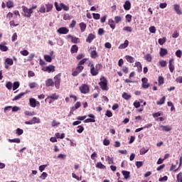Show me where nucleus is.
Returning a JSON list of instances; mask_svg holds the SVG:
<instances>
[{
	"mask_svg": "<svg viewBox=\"0 0 182 182\" xmlns=\"http://www.w3.org/2000/svg\"><path fill=\"white\" fill-rule=\"evenodd\" d=\"M141 82H142V87H144V89H149V87H150V84H149V80L146 77H144L141 79Z\"/></svg>",
	"mask_w": 182,
	"mask_h": 182,
	"instance_id": "10",
	"label": "nucleus"
},
{
	"mask_svg": "<svg viewBox=\"0 0 182 182\" xmlns=\"http://www.w3.org/2000/svg\"><path fill=\"white\" fill-rule=\"evenodd\" d=\"M144 59L146 62H151V60H153V57H151V54H146L144 55Z\"/></svg>",
	"mask_w": 182,
	"mask_h": 182,
	"instance_id": "32",
	"label": "nucleus"
},
{
	"mask_svg": "<svg viewBox=\"0 0 182 182\" xmlns=\"http://www.w3.org/2000/svg\"><path fill=\"white\" fill-rule=\"evenodd\" d=\"M90 68V73L92 76H97V75H99V71L95 69V65L91 64Z\"/></svg>",
	"mask_w": 182,
	"mask_h": 182,
	"instance_id": "12",
	"label": "nucleus"
},
{
	"mask_svg": "<svg viewBox=\"0 0 182 182\" xmlns=\"http://www.w3.org/2000/svg\"><path fill=\"white\" fill-rule=\"evenodd\" d=\"M122 97L123 99H124L125 100H129V99H132V95L127 94V92H124L122 94Z\"/></svg>",
	"mask_w": 182,
	"mask_h": 182,
	"instance_id": "35",
	"label": "nucleus"
},
{
	"mask_svg": "<svg viewBox=\"0 0 182 182\" xmlns=\"http://www.w3.org/2000/svg\"><path fill=\"white\" fill-rule=\"evenodd\" d=\"M98 56L99 54H97V51H96V50L91 51L90 57L92 58V59H96V58H98Z\"/></svg>",
	"mask_w": 182,
	"mask_h": 182,
	"instance_id": "24",
	"label": "nucleus"
},
{
	"mask_svg": "<svg viewBox=\"0 0 182 182\" xmlns=\"http://www.w3.org/2000/svg\"><path fill=\"white\" fill-rule=\"evenodd\" d=\"M85 62H87V58H84V59L81 60L78 63L77 65L78 66H83V65H85Z\"/></svg>",
	"mask_w": 182,
	"mask_h": 182,
	"instance_id": "46",
	"label": "nucleus"
},
{
	"mask_svg": "<svg viewBox=\"0 0 182 182\" xmlns=\"http://www.w3.org/2000/svg\"><path fill=\"white\" fill-rule=\"evenodd\" d=\"M71 42L72 43H79V42H80V39H79L77 37L73 36L72 37Z\"/></svg>",
	"mask_w": 182,
	"mask_h": 182,
	"instance_id": "37",
	"label": "nucleus"
},
{
	"mask_svg": "<svg viewBox=\"0 0 182 182\" xmlns=\"http://www.w3.org/2000/svg\"><path fill=\"white\" fill-rule=\"evenodd\" d=\"M5 63L6 65H9V66H12V65H14V60H12L11 58H7L5 60Z\"/></svg>",
	"mask_w": 182,
	"mask_h": 182,
	"instance_id": "30",
	"label": "nucleus"
},
{
	"mask_svg": "<svg viewBox=\"0 0 182 182\" xmlns=\"http://www.w3.org/2000/svg\"><path fill=\"white\" fill-rule=\"evenodd\" d=\"M165 102H166V97H163L159 101L156 102V105H164Z\"/></svg>",
	"mask_w": 182,
	"mask_h": 182,
	"instance_id": "33",
	"label": "nucleus"
},
{
	"mask_svg": "<svg viewBox=\"0 0 182 182\" xmlns=\"http://www.w3.org/2000/svg\"><path fill=\"white\" fill-rule=\"evenodd\" d=\"M80 92L83 95H86L90 92V88L88 85L82 84L80 87Z\"/></svg>",
	"mask_w": 182,
	"mask_h": 182,
	"instance_id": "5",
	"label": "nucleus"
},
{
	"mask_svg": "<svg viewBox=\"0 0 182 182\" xmlns=\"http://www.w3.org/2000/svg\"><path fill=\"white\" fill-rule=\"evenodd\" d=\"M177 182H182V173H179L177 176Z\"/></svg>",
	"mask_w": 182,
	"mask_h": 182,
	"instance_id": "54",
	"label": "nucleus"
},
{
	"mask_svg": "<svg viewBox=\"0 0 182 182\" xmlns=\"http://www.w3.org/2000/svg\"><path fill=\"white\" fill-rule=\"evenodd\" d=\"M80 31L81 32H85L86 31L87 25L84 22L80 23Z\"/></svg>",
	"mask_w": 182,
	"mask_h": 182,
	"instance_id": "28",
	"label": "nucleus"
},
{
	"mask_svg": "<svg viewBox=\"0 0 182 182\" xmlns=\"http://www.w3.org/2000/svg\"><path fill=\"white\" fill-rule=\"evenodd\" d=\"M45 71L48 72V73L55 72V65H50L46 67Z\"/></svg>",
	"mask_w": 182,
	"mask_h": 182,
	"instance_id": "16",
	"label": "nucleus"
},
{
	"mask_svg": "<svg viewBox=\"0 0 182 182\" xmlns=\"http://www.w3.org/2000/svg\"><path fill=\"white\" fill-rule=\"evenodd\" d=\"M29 105L31 107H36L41 106V102L36 101L35 98H30L29 99Z\"/></svg>",
	"mask_w": 182,
	"mask_h": 182,
	"instance_id": "6",
	"label": "nucleus"
},
{
	"mask_svg": "<svg viewBox=\"0 0 182 182\" xmlns=\"http://www.w3.org/2000/svg\"><path fill=\"white\" fill-rule=\"evenodd\" d=\"M31 122H33V124H36V123L39 124V123H41V119H39V118H38L36 117H34L31 119Z\"/></svg>",
	"mask_w": 182,
	"mask_h": 182,
	"instance_id": "34",
	"label": "nucleus"
},
{
	"mask_svg": "<svg viewBox=\"0 0 182 182\" xmlns=\"http://www.w3.org/2000/svg\"><path fill=\"white\" fill-rule=\"evenodd\" d=\"M9 141L10 143H21V139L15 138V139H9Z\"/></svg>",
	"mask_w": 182,
	"mask_h": 182,
	"instance_id": "41",
	"label": "nucleus"
},
{
	"mask_svg": "<svg viewBox=\"0 0 182 182\" xmlns=\"http://www.w3.org/2000/svg\"><path fill=\"white\" fill-rule=\"evenodd\" d=\"M54 6L55 7L56 11H58V12H60L62 9H63V11H69V6L65 5V4L63 3H60L59 6L58 2L55 1L54 3Z\"/></svg>",
	"mask_w": 182,
	"mask_h": 182,
	"instance_id": "3",
	"label": "nucleus"
},
{
	"mask_svg": "<svg viewBox=\"0 0 182 182\" xmlns=\"http://www.w3.org/2000/svg\"><path fill=\"white\" fill-rule=\"evenodd\" d=\"M168 68L169 70L171 73H173V72H174V59L171 58L168 61Z\"/></svg>",
	"mask_w": 182,
	"mask_h": 182,
	"instance_id": "11",
	"label": "nucleus"
},
{
	"mask_svg": "<svg viewBox=\"0 0 182 182\" xmlns=\"http://www.w3.org/2000/svg\"><path fill=\"white\" fill-rule=\"evenodd\" d=\"M92 16L94 18V19H100V14H92Z\"/></svg>",
	"mask_w": 182,
	"mask_h": 182,
	"instance_id": "61",
	"label": "nucleus"
},
{
	"mask_svg": "<svg viewBox=\"0 0 182 182\" xmlns=\"http://www.w3.org/2000/svg\"><path fill=\"white\" fill-rule=\"evenodd\" d=\"M131 8H132V3H130V1L127 0L124 4V9L125 11H130Z\"/></svg>",
	"mask_w": 182,
	"mask_h": 182,
	"instance_id": "14",
	"label": "nucleus"
},
{
	"mask_svg": "<svg viewBox=\"0 0 182 182\" xmlns=\"http://www.w3.org/2000/svg\"><path fill=\"white\" fill-rule=\"evenodd\" d=\"M46 87H53L55 86V82L52 78H49L46 80Z\"/></svg>",
	"mask_w": 182,
	"mask_h": 182,
	"instance_id": "13",
	"label": "nucleus"
},
{
	"mask_svg": "<svg viewBox=\"0 0 182 182\" xmlns=\"http://www.w3.org/2000/svg\"><path fill=\"white\" fill-rule=\"evenodd\" d=\"M159 65L161 66V68H166V66H167V61L161 60L159 61Z\"/></svg>",
	"mask_w": 182,
	"mask_h": 182,
	"instance_id": "40",
	"label": "nucleus"
},
{
	"mask_svg": "<svg viewBox=\"0 0 182 182\" xmlns=\"http://www.w3.org/2000/svg\"><path fill=\"white\" fill-rule=\"evenodd\" d=\"M6 6L9 8V9H11V8H14V1L9 0L6 2Z\"/></svg>",
	"mask_w": 182,
	"mask_h": 182,
	"instance_id": "36",
	"label": "nucleus"
},
{
	"mask_svg": "<svg viewBox=\"0 0 182 182\" xmlns=\"http://www.w3.org/2000/svg\"><path fill=\"white\" fill-rule=\"evenodd\" d=\"M147 151H149V149H146V148L143 147L140 149L139 153L141 156H143L144 154H146V153H147Z\"/></svg>",
	"mask_w": 182,
	"mask_h": 182,
	"instance_id": "38",
	"label": "nucleus"
},
{
	"mask_svg": "<svg viewBox=\"0 0 182 182\" xmlns=\"http://www.w3.org/2000/svg\"><path fill=\"white\" fill-rule=\"evenodd\" d=\"M166 37H164L162 38H159L158 40V43H159V45H164V43H166Z\"/></svg>",
	"mask_w": 182,
	"mask_h": 182,
	"instance_id": "43",
	"label": "nucleus"
},
{
	"mask_svg": "<svg viewBox=\"0 0 182 182\" xmlns=\"http://www.w3.org/2000/svg\"><path fill=\"white\" fill-rule=\"evenodd\" d=\"M168 53V51L167 50V49L161 48L160 49V52H159V55L161 58L166 56V55H167Z\"/></svg>",
	"mask_w": 182,
	"mask_h": 182,
	"instance_id": "17",
	"label": "nucleus"
},
{
	"mask_svg": "<svg viewBox=\"0 0 182 182\" xmlns=\"http://www.w3.org/2000/svg\"><path fill=\"white\" fill-rule=\"evenodd\" d=\"M23 13L22 15L25 18H31L32 16V14H33V11L32 9H28L26 6H22Z\"/></svg>",
	"mask_w": 182,
	"mask_h": 182,
	"instance_id": "2",
	"label": "nucleus"
},
{
	"mask_svg": "<svg viewBox=\"0 0 182 182\" xmlns=\"http://www.w3.org/2000/svg\"><path fill=\"white\" fill-rule=\"evenodd\" d=\"M149 32L151 33H156V27L154 26L149 27Z\"/></svg>",
	"mask_w": 182,
	"mask_h": 182,
	"instance_id": "63",
	"label": "nucleus"
},
{
	"mask_svg": "<svg viewBox=\"0 0 182 182\" xmlns=\"http://www.w3.org/2000/svg\"><path fill=\"white\" fill-rule=\"evenodd\" d=\"M61 76H62V73H58L54 77V85L57 89L60 88V82L62 80V79L60 78Z\"/></svg>",
	"mask_w": 182,
	"mask_h": 182,
	"instance_id": "4",
	"label": "nucleus"
},
{
	"mask_svg": "<svg viewBox=\"0 0 182 182\" xmlns=\"http://www.w3.org/2000/svg\"><path fill=\"white\" fill-rule=\"evenodd\" d=\"M57 32L60 33V35H66L69 33V29L66 27H61L57 30Z\"/></svg>",
	"mask_w": 182,
	"mask_h": 182,
	"instance_id": "9",
	"label": "nucleus"
},
{
	"mask_svg": "<svg viewBox=\"0 0 182 182\" xmlns=\"http://www.w3.org/2000/svg\"><path fill=\"white\" fill-rule=\"evenodd\" d=\"M123 31H125L126 32H132L133 29L130 26H126L123 28Z\"/></svg>",
	"mask_w": 182,
	"mask_h": 182,
	"instance_id": "58",
	"label": "nucleus"
},
{
	"mask_svg": "<svg viewBox=\"0 0 182 182\" xmlns=\"http://www.w3.org/2000/svg\"><path fill=\"white\" fill-rule=\"evenodd\" d=\"M16 134H18V136H21V134H23V129L18 128L16 129Z\"/></svg>",
	"mask_w": 182,
	"mask_h": 182,
	"instance_id": "56",
	"label": "nucleus"
},
{
	"mask_svg": "<svg viewBox=\"0 0 182 182\" xmlns=\"http://www.w3.org/2000/svg\"><path fill=\"white\" fill-rule=\"evenodd\" d=\"M108 25H109L111 29H114V28H116V24L114 23V21H113V19L108 20Z\"/></svg>",
	"mask_w": 182,
	"mask_h": 182,
	"instance_id": "23",
	"label": "nucleus"
},
{
	"mask_svg": "<svg viewBox=\"0 0 182 182\" xmlns=\"http://www.w3.org/2000/svg\"><path fill=\"white\" fill-rule=\"evenodd\" d=\"M77 128H78V129H77V133H83V130H85V128L82 127V125H79Z\"/></svg>",
	"mask_w": 182,
	"mask_h": 182,
	"instance_id": "53",
	"label": "nucleus"
},
{
	"mask_svg": "<svg viewBox=\"0 0 182 182\" xmlns=\"http://www.w3.org/2000/svg\"><path fill=\"white\" fill-rule=\"evenodd\" d=\"M85 69V67L77 65L75 68V70L73 72L72 75L73 76H77L79 73H81V72Z\"/></svg>",
	"mask_w": 182,
	"mask_h": 182,
	"instance_id": "7",
	"label": "nucleus"
},
{
	"mask_svg": "<svg viewBox=\"0 0 182 182\" xmlns=\"http://www.w3.org/2000/svg\"><path fill=\"white\" fill-rule=\"evenodd\" d=\"M44 59L46 62H48V63L52 62V57H50V55H44Z\"/></svg>",
	"mask_w": 182,
	"mask_h": 182,
	"instance_id": "45",
	"label": "nucleus"
},
{
	"mask_svg": "<svg viewBox=\"0 0 182 182\" xmlns=\"http://www.w3.org/2000/svg\"><path fill=\"white\" fill-rule=\"evenodd\" d=\"M125 18L127 22H132V15L127 14Z\"/></svg>",
	"mask_w": 182,
	"mask_h": 182,
	"instance_id": "64",
	"label": "nucleus"
},
{
	"mask_svg": "<svg viewBox=\"0 0 182 182\" xmlns=\"http://www.w3.org/2000/svg\"><path fill=\"white\" fill-rule=\"evenodd\" d=\"M0 50L2 52H6L8 50V47L4 44H0Z\"/></svg>",
	"mask_w": 182,
	"mask_h": 182,
	"instance_id": "42",
	"label": "nucleus"
},
{
	"mask_svg": "<svg viewBox=\"0 0 182 182\" xmlns=\"http://www.w3.org/2000/svg\"><path fill=\"white\" fill-rule=\"evenodd\" d=\"M46 12H50V11H52V9H53V4H46Z\"/></svg>",
	"mask_w": 182,
	"mask_h": 182,
	"instance_id": "29",
	"label": "nucleus"
},
{
	"mask_svg": "<svg viewBox=\"0 0 182 182\" xmlns=\"http://www.w3.org/2000/svg\"><path fill=\"white\" fill-rule=\"evenodd\" d=\"M19 87V82H15L13 84V90H16Z\"/></svg>",
	"mask_w": 182,
	"mask_h": 182,
	"instance_id": "51",
	"label": "nucleus"
},
{
	"mask_svg": "<svg viewBox=\"0 0 182 182\" xmlns=\"http://www.w3.org/2000/svg\"><path fill=\"white\" fill-rule=\"evenodd\" d=\"M95 38H96V36H95L93 33H90L87 38H86V42H87V43H92V41Z\"/></svg>",
	"mask_w": 182,
	"mask_h": 182,
	"instance_id": "15",
	"label": "nucleus"
},
{
	"mask_svg": "<svg viewBox=\"0 0 182 182\" xmlns=\"http://www.w3.org/2000/svg\"><path fill=\"white\" fill-rule=\"evenodd\" d=\"M173 9L176 11V13L178 14V15H181L182 14L181 9H180V5L175 4L173 6Z\"/></svg>",
	"mask_w": 182,
	"mask_h": 182,
	"instance_id": "18",
	"label": "nucleus"
},
{
	"mask_svg": "<svg viewBox=\"0 0 182 182\" xmlns=\"http://www.w3.org/2000/svg\"><path fill=\"white\" fill-rule=\"evenodd\" d=\"M87 118L84 121V123H95L96 122L95 117L93 114H90L87 115Z\"/></svg>",
	"mask_w": 182,
	"mask_h": 182,
	"instance_id": "8",
	"label": "nucleus"
},
{
	"mask_svg": "<svg viewBox=\"0 0 182 182\" xmlns=\"http://www.w3.org/2000/svg\"><path fill=\"white\" fill-rule=\"evenodd\" d=\"M125 59L129 62V63H134V58L130 55H126Z\"/></svg>",
	"mask_w": 182,
	"mask_h": 182,
	"instance_id": "31",
	"label": "nucleus"
},
{
	"mask_svg": "<svg viewBox=\"0 0 182 182\" xmlns=\"http://www.w3.org/2000/svg\"><path fill=\"white\" fill-rule=\"evenodd\" d=\"M21 55H22L23 56H28V55H29V51H28L27 50H21L20 52Z\"/></svg>",
	"mask_w": 182,
	"mask_h": 182,
	"instance_id": "52",
	"label": "nucleus"
},
{
	"mask_svg": "<svg viewBox=\"0 0 182 182\" xmlns=\"http://www.w3.org/2000/svg\"><path fill=\"white\" fill-rule=\"evenodd\" d=\"M115 23H119V22H122V17L120 16H116L114 17Z\"/></svg>",
	"mask_w": 182,
	"mask_h": 182,
	"instance_id": "48",
	"label": "nucleus"
},
{
	"mask_svg": "<svg viewBox=\"0 0 182 182\" xmlns=\"http://www.w3.org/2000/svg\"><path fill=\"white\" fill-rule=\"evenodd\" d=\"M78 50H79V47L77 45L72 46L70 49L71 53H77Z\"/></svg>",
	"mask_w": 182,
	"mask_h": 182,
	"instance_id": "20",
	"label": "nucleus"
},
{
	"mask_svg": "<svg viewBox=\"0 0 182 182\" xmlns=\"http://www.w3.org/2000/svg\"><path fill=\"white\" fill-rule=\"evenodd\" d=\"M159 127L161 129H162V130L164 132H171V127H170L168 125H167V126L161 125V126H159Z\"/></svg>",
	"mask_w": 182,
	"mask_h": 182,
	"instance_id": "21",
	"label": "nucleus"
},
{
	"mask_svg": "<svg viewBox=\"0 0 182 182\" xmlns=\"http://www.w3.org/2000/svg\"><path fill=\"white\" fill-rule=\"evenodd\" d=\"M97 168H106V166L102 164V162H97L96 164Z\"/></svg>",
	"mask_w": 182,
	"mask_h": 182,
	"instance_id": "44",
	"label": "nucleus"
},
{
	"mask_svg": "<svg viewBox=\"0 0 182 182\" xmlns=\"http://www.w3.org/2000/svg\"><path fill=\"white\" fill-rule=\"evenodd\" d=\"M24 114L26 116H35V114H36V113H35V112H31V111H25L24 112Z\"/></svg>",
	"mask_w": 182,
	"mask_h": 182,
	"instance_id": "39",
	"label": "nucleus"
},
{
	"mask_svg": "<svg viewBox=\"0 0 182 182\" xmlns=\"http://www.w3.org/2000/svg\"><path fill=\"white\" fill-rule=\"evenodd\" d=\"M24 95H26V92H21L20 94H18V95H16L12 100L13 102H15L16 100H19V99L22 98V96H24Z\"/></svg>",
	"mask_w": 182,
	"mask_h": 182,
	"instance_id": "26",
	"label": "nucleus"
},
{
	"mask_svg": "<svg viewBox=\"0 0 182 182\" xmlns=\"http://www.w3.org/2000/svg\"><path fill=\"white\" fill-rule=\"evenodd\" d=\"M18 39V34L16 33H14L11 37L12 42H15Z\"/></svg>",
	"mask_w": 182,
	"mask_h": 182,
	"instance_id": "57",
	"label": "nucleus"
},
{
	"mask_svg": "<svg viewBox=\"0 0 182 182\" xmlns=\"http://www.w3.org/2000/svg\"><path fill=\"white\" fill-rule=\"evenodd\" d=\"M176 56H177V58H181L182 56V52L181 50H178L176 52Z\"/></svg>",
	"mask_w": 182,
	"mask_h": 182,
	"instance_id": "60",
	"label": "nucleus"
},
{
	"mask_svg": "<svg viewBox=\"0 0 182 182\" xmlns=\"http://www.w3.org/2000/svg\"><path fill=\"white\" fill-rule=\"evenodd\" d=\"M59 125H60V122H58L56 120H53L51 123L52 127H56Z\"/></svg>",
	"mask_w": 182,
	"mask_h": 182,
	"instance_id": "47",
	"label": "nucleus"
},
{
	"mask_svg": "<svg viewBox=\"0 0 182 182\" xmlns=\"http://www.w3.org/2000/svg\"><path fill=\"white\" fill-rule=\"evenodd\" d=\"M159 8H161V9H164V8H167V3H161L159 4Z\"/></svg>",
	"mask_w": 182,
	"mask_h": 182,
	"instance_id": "62",
	"label": "nucleus"
},
{
	"mask_svg": "<svg viewBox=\"0 0 182 182\" xmlns=\"http://www.w3.org/2000/svg\"><path fill=\"white\" fill-rule=\"evenodd\" d=\"M6 87H7L9 90H11L12 89V82H8L6 85Z\"/></svg>",
	"mask_w": 182,
	"mask_h": 182,
	"instance_id": "59",
	"label": "nucleus"
},
{
	"mask_svg": "<svg viewBox=\"0 0 182 182\" xmlns=\"http://www.w3.org/2000/svg\"><path fill=\"white\" fill-rule=\"evenodd\" d=\"M158 82H159V85H164V77H163V76H159Z\"/></svg>",
	"mask_w": 182,
	"mask_h": 182,
	"instance_id": "50",
	"label": "nucleus"
},
{
	"mask_svg": "<svg viewBox=\"0 0 182 182\" xmlns=\"http://www.w3.org/2000/svg\"><path fill=\"white\" fill-rule=\"evenodd\" d=\"M135 164L137 168H140V167H143V161H136Z\"/></svg>",
	"mask_w": 182,
	"mask_h": 182,
	"instance_id": "55",
	"label": "nucleus"
},
{
	"mask_svg": "<svg viewBox=\"0 0 182 182\" xmlns=\"http://www.w3.org/2000/svg\"><path fill=\"white\" fill-rule=\"evenodd\" d=\"M135 66H136L139 73H140V72L143 70V66H141V63L140 62L135 63Z\"/></svg>",
	"mask_w": 182,
	"mask_h": 182,
	"instance_id": "25",
	"label": "nucleus"
},
{
	"mask_svg": "<svg viewBox=\"0 0 182 182\" xmlns=\"http://www.w3.org/2000/svg\"><path fill=\"white\" fill-rule=\"evenodd\" d=\"M100 80V82L98 83V85H100L102 90H109V87L107 86V79L105 77H101Z\"/></svg>",
	"mask_w": 182,
	"mask_h": 182,
	"instance_id": "1",
	"label": "nucleus"
},
{
	"mask_svg": "<svg viewBox=\"0 0 182 182\" xmlns=\"http://www.w3.org/2000/svg\"><path fill=\"white\" fill-rule=\"evenodd\" d=\"M48 99H52V100H58L59 99V95H56V93H54L50 96H48L46 100H48Z\"/></svg>",
	"mask_w": 182,
	"mask_h": 182,
	"instance_id": "19",
	"label": "nucleus"
},
{
	"mask_svg": "<svg viewBox=\"0 0 182 182\" xmlns=\"http://www.w3.org/2000/svg\"><path fill=\"white\" fill-rule=\"evenodd\" d=\"M122 173L124 175V178L127 180V178H130V171H122Z\"/></svg>",
	"mask_w": 182,
	"mask_h": 182,
	"instance_id": "27",
	"label": "nucleus"
},
{
	"mask_svg": "<svg viewBox=\"0 0 182 182\" xmlns=\"http://www.w3.org/2000/svg\"><path fill=\"white\" fill-rule=\"evenodd\" d=\"M28 86H29L30 89H35V87H36V86H38V84L36 82H30L28 84Z\"/></svg>",
	"mask_w": 182,
	"mask_h": 182,
	"instance_id": "49",
	"label": "nucleus"
},
{
	"mask_svg": "<svg viewBox=\"0 0 182 182\" xmlns=\"http://www.w3.org/2000/svg\"><path fill=\"white\" fill-rule=\"evenodd\" d=\"M129 46V41L125 40L124 43L119 46V49H126Z\"/></svg>",
	"mask_w": 182,
	"mask_h": 182,
	"instance_id": "22",
	"label": "nucleus"
}]
</instances>
